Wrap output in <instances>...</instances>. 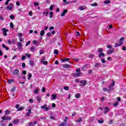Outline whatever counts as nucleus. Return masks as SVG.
Segmentation results:
<instances>
[{
    "instance_id": "obj_1",
    "label": "nucleus",
    "mask_w": 126,
    "mask_h": 126,
    "mask_svg": "<svg viewBox=\"0 0 126 126\" xmlns=\"http://www.w3.org/2000/svg\"><path fill=\"white\" fill-rule=\"evenodd\" d=\"M114 85L115 81H113V83L108 86L109 89L106 88H104L103 89V91H104V92H109L111 90H114V88H112V86H114Z\"/></svg>"
},
{
    "instance_id": "obj_2",
    "label": "nucleus",
    "mask_w": 126,
    "mask_h": 126,
    "mask_svg": "<svg viewBox=\"0 0 126 126\" xmlns=\"http://www.w3.org/2000/svg\"><path fill=\"white\" fill-rule=\"evenodd\" d=\"M26 111L27 112L26 114V117H30V114H31V109L30 108L26 109Z\"/></svg>"
},
{
    "instance_id": "obj_3",
    "label": "nucleus",
    "mask_w": 126,
    "mask_h": 126,
    "mask_svg": "<svg viewBox=\"0 0 126 126\" xmlns=\"http://www.w3.org/2000/svg\"><path fill=\"white\" fill-rule=\"evenodd\" d=\"M80 86H86V83L87 82H86V80H82L80 81Z\"/></svg>"
},
{
    "instance_id": "obj_4",
    "label": "nucleus",
    "mask_w": 126,
    "mask_h": 126,
    "mask_svg": "<svg viewBox=\"0 0 126 126\" xmlns=\"http://www.w3.org/2000/svg\"><path fill=\"white\" fill-rule=\"evenodd\" d=\"M66 120H63L64 123H62L61 124L59 125V126H66V120H67V117H65Z\"/></svg>"
},
{
    "instance_id": "obj_5",
    "label": "nucleus",
    "mask_w": 126,
    "mask_h": 126,
    "mask_svg": "<svg viewBox=\"0 0 126 126\" xmlns=\"http://www.w3.org/2000/svg\"><path fill=\"white\" fill-rule=\"evenodd\" d=\"M13 7V5H12V3H9V6H7V10H12Z\"/></svg>"
},
{
    "instance_id": "obj_6",
    "label": "nucleus",
    "mask_w": 126,
    "mask_h": 126,
    "mask_svg": "<svg viewBox=\"0 0 126 126\" xmlns=\"http://www.w3.org/2000/svg\"><path fill=\"white\" fill-rule=\"evenodd\" d=\"M41 109L45 110V111H49V110H50V108H49V107H47V105L46 104L44 105L43 106H41Z\"/></svg>"
},
{
    "instance_id": "obj_7",
    "label": "nucleus",
    "mask_w": 126,
    "mask_h": 126,
    "mask_svg": "<svg viewBox=\"0 0 126 126\" xmlns=\"http://www.w3.org/2000/svg\"><path fill=\"white\" fill-rule=\"evenodd\" d=\"M104 113V114H107V113H108V112L110 111V108L108 107H105L103 109Z\"/></svg>"
},
{
    "instance_id": "obj_8",
    "label": "nucleus",
    "mask_w": 126,
    "mask_h": 126,
    "mask_svg": "<svg viewBox=\"0 0 126 126\" xmlns=\"http://www.w3.org/2000/svg\"><path fill=\"white\" fill-rule=\"evenodd\" d=\"M2 31H3V34L4 36H7V33L6 32H7V31H8V30H7L5 28H3L2 29Z\"/></svg>"
},
{
    "instance_id": "obj_9",
    "label": "nucleus",
    "mask_w": 126,
    "mask_h": 126,
    "mask_svg": "<svg viewBox=\"0 0 126 126\" xmlns=\"http://www.w3.org/2000/svg\"><path fill=\"white\" fill-rule=\"evenodd\" d=\"M13 74L14 75H19V70L17 69H16L13 71Z\"/></svg>"
},
{
    "instance_id": "obj_10",
    "label": "nucleus",
    "mask_w": 126,
    "mask_h": 126,
    "mask_svg": "<svg viewBox=\"0 0 126 126\" xmlns=\"http://www.w3.org/2000/svg\"><path fill=\"white\" fill-rule=\"evenodd\" d=\"M75 76H76L77 77H79L81 76V73L80 72H76L74 74Z\"/></svg>"
},
{
    "instance_id": "obj_11",
    "label": "nucleus",
    "mask_w": 126,
    "mask_h": 126,
    "mask_svg": "<svg viewBox=\"0 0 126 126\" xmlns=\"http://www.w3.org/2000/svg\"><path fill=\"white\" fill-rule=\"evenodd\" d=\"M124 40H125V37H122L119 42H120V43L121 44V45H123L124 44Z\"/></svg>"
},
{
    "instance_id": "obj_12",
    "label": "nucleus",
    "mask_w": 126,
    "mask_h": 126,
    "mask_svg": "<svg viewBox=\"0 0 126 126\" xmlns=\"http://www.w3.org/2000/svg\"><path fill=\"white\" fill-rule=\"evenodd\" d=\"M67 12V9L64 10L63 13L61 14V16H64L65 15V13Z\"/></svg>"
},
{
    "instance_id": "obj_13",
    "label": "nucleus",
    "mask_w": 126,
    "mask_h": 126,
    "mask_svg": "<svg viewBox=\"0 0 126 126\" xmlns=\"http://www.w3.org/2000/svg\"><path fill=\"white\" fill-rule=\"evenodd\" d=\"M63 67H65L66 68H68L70 67V65L67 64H64L63 65Z\"/></svg>"
},
{
    "instance_id": "obj_14",
    "label": "nucleus",
    "mask_w": 126,
    "mask_h": 126,
    "mask_svg": "<svg viewBox=\"0 0 126 126\" xmlns=\"http://www.w3.org/2000/svg\"><path fill=\"white\" fill-rule=\"evenodd\" d=\"M113 53H114V50H109L107 52L108 55H111V54H113Z\"/></svg>"
},
{
    "instance_id": "obj_15",
    "label": "nucleus",
    "mask_w": 126,
    "mask_h": 126,
    "mask_svg": "<svg viewBox=\"0 0 126 126\" xmlns=\"http://www.w3.org/2000/svg\"><path fill=\"white\" fill-rule=\"evenodd\" d=\"M70 60V59L69 58H66V59H62V62H68V61H69Z\"/></svg>"
},
{
    "instance_id": "obj_16",
    "label": "nucleus",
    "mask_w": 126,
    "mask_h": 126,
    "mask_svg": "<svg viewBox=\"0 0 126 126\" xmlns=\"http://www.w3.org/2000/svg\"><path fill=\"white\" fill-rule=\"evenodd\" d=\"M98 123L99 124H103L104 123V120H103V119H99L98 120Z\"/></svg>"
},
{
    "instance_id": "obj_17",
    "label": "nucleus",
    "mask_w": 126,
    "mask_h": 126,
    "mask_svg": "<svg viewBox=\"0 0 126 126\" xmlns=\"http://www.w3.org/2000/svg\"><path fill=\"white\" fill-rule=\"evenodd\" d=\"M98 57L99 58H101V57H105V54L103 53H101L98 55Z\"/></svg>"
},
{
    "instance_id": "obj_18",
    "label": "nucleus",
    "mask_w": 126,
    "mask_h": 126,
    "mask_svg": "<svg viewBox=\"0 0 126 126\" xmlns=\"http://www.w3.org/2000/svg\"><path fill=\"white\" fill-rule=\"evenodd\" d=\"M35 47L34 46H32L30 48V51H31L32 52H35Z\"/></svg>"
},
{
    "instance_id": "obj_19",
    "label": "nucleus",
    "mask_w": 126,
    "mask_h": 126,
    "mask_svg": "<svg viewBox=\"0 0 126 126\" xmlns=\"http://www.w3.org/2000/svg\"><path fill=\"white\" fill-rule=\"evenodd\" d=\"M115 48H117L118 47H120V46H122V44L121 43L118 44L117 43H115Z\"/></svg>"
},
{
    "instance_id": "obj_20",
    "label": "nucleus",
    "mask_w": 126,
    "mask_h": 126,
    "mask_svg": "<svg viewBox=\"0 0 126 126\" xmlns=\"http://www.w3.org/2000/svg\"><path fill=\"white\" fill-rule=\"evenodd\" d=\"M56 98H57V94H52V99H53V100H56Z\"/></svg>"
},
{
    "instance_id": "obj_21",
    "label": "nucleus",
    "mask_w": 126,
    "mask_h": 126,
    "mask_svg": "<svg viewBox=\"0 0 126 126\" xmlns=\"http://www.w3.org/2000/svg\"><path fill=\"white\" fill-rule=\"evenodd\" d=\"M2 47L3 48H4V49H6V51H8V48L7 47H6V46H5V45H4V44H3L2 45Z\"/></svg>"
},
{
    "instance_id": "obj_22",
    "label": "nucleus",
    "mask_w": 126,
    "mask_h": 126,
    "mask_svg": "<svg viewBox=\"0 0 126 126\" xmlns=\"http://www.w3.org/2000/svg\"><path fill=\"white\" fill-rule=\"evenodd\" d=\"M33 93H34V94H38V93H39V89H36L34 90Z\"/></svg>"
},
{
    "instance_id": "obj_23",
    "label": "nucleus",
    "mask_w": 126,
    "mask_h": 126,
    "mask_svg": "<svg viewBox=\"0 0 126 126\" xmlns=\"http://www.w3.org/2000/svg\"><path fill=\"white\" fill-rule=\"evenodd\" d=\"M98 53H103V48H98Z\"/></svg>"
},
{
    "instance_id": "obj_24",
    "label": "nucleus",
    "mask_w": 126,
    "mask_h": 126,
    "mask_svg": "<svg viewBox=\"0 0 126 126\" xmlns=\"http://www.w3.org/2000/svg\"><path fill=\"white\" fill-rule=\"evenodd\" d=\"M44 34H45V31L42 30V31L40 32V35H41V36H44Z\"/></svg>"
},
{
    "instance_id": "obj_25",
    "label": "nucleus",
    "mask_w": 126,
    "mask_h": 126,
    "mask_svg": "<svg viewBox=\"0 0 126 126\" xmlns=\"http://www.w3.org/2000/svg\"><path fill=\"white\" fill-rule=\"evenodd\" d=\"M8 83H13V82H14V80H13L12 79H8Z\"/></svg>"
},
{
    "instance_id": "obj_26",
    "label": "nucleus",
    "mask_w": 126,
    "mask_h": 126,
    "mask_svg": "<svg viewBox=\"0 0 126 126\" xmlns=\"http://www.w3.org/2000/svg\"><path fill=\"white\" fill-rule=\"evenodd\" d=\"M81 121H82V118L79 117L78 120H76V122L77 123H80V122H81Z\"/></svg>"
},
{
    "instance_id": "obj_27",
    "label": "nucleus",
    "mask_w": 126,
    "mask_h": 126,
    "mask_svg": "<svg viewBox=\"0 0 126 126\" xmlns=\"http://www.w3.org/2000/svg\"><path fill=\"white\" fill-rule=\"evenodd\" d=\"M26 57H27V58H30V57H31V54L29 53H27L26 54Z\"/></svg>"
},
{
    "instance_id": "obj_28",
    "label": "nucleus",
    "mask_w": 126,
    "mask_h": 126,
    "mask_svg": "<svg viewBox=\"0 0 126 126\" xmlns=\"http://www.w3.org/2000/svg\"><path fill=\"white\" fill-rule=\"evenodd\" d=\"M101 62L102 63H106V60H105L104 58H101Z\"/></svg>"
},
{
    "instance_id": "obj_29",
    "label": "nucleus",
    "mask_w": 126,
    "mask_h": 126,
    "mask_svg": "<svg viewBox=\"0 0 126 126\" xmlns=\"http://www.w3.org/2000/svg\"><path fill=\"white\" fill-rule=\"evenodd\" d=\"M98 5V4L96 3H94L91 4V6H97Z\"/></svg>"
},
{
    "instance_id": "obj_30",
    "label": "nucleus",
    "mask_w": 126,
    "mask_h": 126,
    "mask_svg": "<svg viewBox=\"0 0 126 126\" xmlns=\"http://www.w3.org/2000/svg\"><path fill=\"white\" fill-rule=\"evenodd\" d=\"M49 14H50V16H49L50 18H53V12H50L49 13Z\"/></svg>"
},
{
    "instance_id": "obj_31",
    "label": "nucleus",
    "mask_w": 126,
    "mask_h": 126,
    "mask_svg": "<svg viewBox=\"0 0 126 126\" xmlns=\"http://www.w3.org/2000/svg\"><path fill=\"white\" fill-rule=\"evenodd\" d=\"M10 113V111H9L8 110H6L5 111V115H8Z\"/></svg>"
},
{
    "instance_id": "obj_32",
    "label": "nucleus",
    "mask_w": 126,
    "mask_h": 126,
    "mask_svg": "<svg viewBox=\"0 0 126 126\" xmlns=\"http://www.w3.org/2000/svg\"><path fill=\"white\" fill-rule=\"evenodd\" d=\"M79 9H80V10H84L85 8L84 7L82 6L79 7Z\"/></svg>"
},
{
    "instance_id": "obj_33",
    "label": "nucleus",
    "mask_w": 126,
    "mask_h": 126,
    "mask_svg": "<svg viewBox=\"0 0 126 126\" xmlns=\"http://www.w3.org/2000/svg\"><path fill=\"white\" fill-rule=\"evenodd\" d=\"M111 2V1L110 0H105L104 1V3H105V4H107L108 3H110Z\"/></svg>"
},
{
    "instance_id": "obj_34",
    "label": "nucleus",
    "mask_w": 126,
    "mask_h": 126,
    "mask_svg": "<svg viewBox=\"0 0 126 126\" xmlns=\"http://www.w3.org/2000/svg\"><path fill=\"white\" fill-rule=\"evenodd\" d=\"M18 123H19V121H18V120H14V121H13V124H15V125H17V124H18Z\"/></svg>"
},
{
    "instance_id": "obj_35",
    "label": "nucleus",
    "mask_w": 126,
    "mask_h": 126,
    "mask_svg": "<svg viewBox=\"0 0 126 126\" xmlns=\"http://www.w3.org/2000/svg\"><path fill=\"white\" fill-rule=\"evenodd\" d=\"M99 65H100V63H95L94 66L95 67H98V66H99Z\"/></svg>"
},
{
    "instance_id": "obj_36",
    "label": "nucleus",
    "mask_w": 126,
    "mask_h": 126,
    "mask_svg": "<svg viewBox=\"0 0 126 126\" xmlns=\"http://www.w3.org/2000/svg\"><path fill=\"white\" fill-rule=\"evenodd\" d=\"M22 60H23V61H25V60H26V57H25L24 55H23L22 56Z\"/></svg>"
},
{
    "instance_id": "obj_37",
    "label": "nucleus",
    "mask_w": 126,
    "mask_h": 126,
    "mask_svg": "<svg viewBox=\"0 0 126 126\" xmlns=\"http://www.w3.org/2000/svg\"><path fill=\"white\" fill-rule=\"evenodd\" d=\"M37 100L40 103V101H41V97L37 96Z\"/></svg>"
},
{
    "instance_id": "obj_38",
    "label": "nucleus",
    "mask_w": 126,
    "mask_h": 126,
    "mask_svg": "<svg viewBox=\"0 0 126 126\" xmlns=\"http://www.w3.org/2000/svg\"><path fill=\"white\" fill-rule=\"evenodd\" d=\"M75 97H76V98H80V94H77L75 95Z\"/></svg>"
},
{
    "instance_id": "obj_39",
    "label": "nucleus",
    "mask_w": 126,
    "mask_h": 126,
    "mask_svg": "<svg viewBox=\"0 0 126 126\" xmlns=\"http://www.w3.org/2000/svg\"><path fill=\"white\" fill-rule=\"evenodd\" d=\"M23 109H24V107H20L18 109V111L19 112L20 111H22V110H23Z\"/></svg>"
},
{
    "instance_id": "obj_40",
    "label": "nucleus",
    "mask_w": 126,
    "mask_h": 126,
    "mask_svg": "<svg viewBox=\"0 0 126 126\" xmlns=\"http://www.w3.org/2000/svg\"><path fill=\"white\" fill-rule=\"evenodd\" d=\"M31 43V41H28L26 44V46H29V45H30Z\"/></svg>"
},
{
    "instance_id": "obj_41",
    "label": "nucleus",
    "mask_w": 126,
    "mask_h": 126,
    "mask_svg": "<svg viewBox=\"0 0 126 126\" xmlns=\"http://www.w3.org/2000/svg\"><path fill=\"white\" fill-rule=\"evenodd\" d=\"M112 47H113V46L111 45H108L107 46V49H111V48H112Z\"/></svg>"
},
{
    "instance_id": "obj_42",
    "label": "nucleus",
    "mask_w": 126,
    "mask_h": 126,
    "mask_svg": "<svg viewBox=\"0 0 126 126\" xmlns=\"http://www.w3.org/2000/svg\"><path fill=\"white\" fill-rule=\"evenodd\" d=\"M33 45H36V44H38V41L37 40H33Z\"/></svg>"
},
{
    "instance_id": "obj_43",
    "label": "nucleus",
    "mask_w": 126,
    "mask_h": 126,
    "mask_svg": "<svg viewBox=\"0 0 126 126\" xmlns=\"http://www.w3.org/2000/svg\"><path fill=\"white\" fill-rule=\"evenodd\" d=\"M64 90L67 91L68 89H69V88L68 86H65L64 87Z\"/></svg>"
},
{
    "instance_id": "obj_44",
    "label": "nucleus",
    "mask_w": 126,
    "mask_h": 126,
    "mask_svg": "<svg viewBox=\"0 0 126 126\" xmlns=\"http://www.w3.org/2000/svg\"><path fill=\"white\" fill-rule=\"evenodd\" d=\"M18 47H22V43L21 42H18Z\"/></svg>"
},
{
    "instance_id": "obj_45",
    "label": "nucleus",
    "mask_w": 126,
    "mask_h": 126,
    "mask_svg": "<svg viewBox=\"0 0 126 126\" xmlns=\"http://www.w3.org/2000/svg\"><path fill=\"white\" fill-rule=\"evenodd\" d=\"M30 64L31 65H33V64H34V62L33 61H30Z\"/></svg>"
},
{
    "instance_id": "obj_46",
    "label": "nucleus",
    "mask_w": 126,
    "mask_h": 126,
    "mask_svg": "<svg viewBox=\"0 0 126 126\" xmlns=\"http://www.w3.org/2000/svg\"><path fill=\"white\" fill-rule=\"evenodd\" d=\"M9 1H10V0H7L5 2V5H7V4H8V2Z\"/></svg>"
},
{
    "instance_id": "obj_47",
    "label": "nucleus",
    "mask_w": 126,
    "mask_h": 126,
    "mask_svg": "<svg viewBox=\"0 0 126 126\" xmlns=\"http://www.w3.org/2000/svg\"><path fill=\"white\" fill-rule=\"evenodd\" d=\"M45 12L46 14V15H45V16H48V13H49V10L48 9L45 10Z\"/></svg>"
},
{
    "instance_id": "obj_48",
    "label": "nucleus",
    "mask_w": 126,
    "mask_h": 126,
    "mask_svg": "<svg viewBox=\"0 0 126 126\" xmlns=\"http://www.w3.org/2000/svg\"><path fill=\"white\" fill-rule=\"evenodd\" d=\"M15 87H13L11 89V91L12 92H13V91H15Z\"/></svg>"
},
{
    "instance_id": "obj_49",
    "label": "nucleus",
    "mask_w": 126,
    "mask_h": 126,
    "mask_svg": "<svg viewBox=\"0 0 126 126\" xmlns=\"http://www.w3.org/2000/svg\"><path fill=\"white\" fill-rule=\"evenodd\" d=\"M34 6H38V5H39V3L34 2Z\"/></svg>"
},
{
    "instance_id": "obj_50",
    "label": "nucleus",
    "mask_w": 126,
    "mask_h": 126,
    "mask_svg": "<svg viewBox=\"0 0 126 126\" xmlns=\"http://www.w3.org/2000/svg\"><path fill=\"white\" fill-rule=\"evenodd\" d=\"M10 19H14V15H11V16H10Z\"/></svg>"
},
{
    "instance_id": "obj_51",
    "label": "nucleus",
    "mask_w": 126,
    "mask_h": 126,
    "mask_svg": "<svg viewBox=\"0 0 126 126\" xmlns=\"http://www.w3.org/2000/svg\"><path fill=\"white\" fill-rule=\"evenodd\" d=\"M53 8H54V6L51 5L50 8H49V9H50V10L52 11V10H53Z\"/></svg>"
},
{
    "instance_id": "obj_52",
    "label": "nucleus",
    "mask_w": 126,
    "mask_h": 126,
    "mask_svg": "<svg viewBox=\"0 0 126 126\" xmlns=\"http://www.w3.org/2000/svg\"><path fill=\"white\" fill-rule=\"evenodd\" d=\"M54 53V54H55V55H58V50H55Z\"/></svg>"
},
{
    "instance_id": "obj_53",
    "label": "nucleus",
    "mask_w": 126,
    "mask_h": 126,
    "mask_svg": "<svg viewBox=\"0 0 126 126\" xmlns=\"http://www.w3.org/2000/svg\"><path fill=\"white\" fill-rule=\"evenodd\" d=\"M29 14L31 16H32V15H33V13L32 12V11H30L29 13Z\"/></svg>"
},
{
    "instance_id": "obj_54",
    "label": "nucleus",
    "mask_w": 126,
    "mask_h": 126,
    "mask_svg": "<svg viewBox=\"0 0 126 126\" xmlns=\"http://www.w3.org/2000/svg\"><path fill=\"white\" fill-rule=\"evenodd\" d=\"M22 67H23L24 68V67H25V66H26V64H25V63H23L22 64Z\"/></svg>"
},
{
    "instance_id": "obj_55",
    "label": "nucleus",
    "mask_w": 126,
    "mask_h": 126,
    "mask_svg": "<svg viewBox=\"0 0 126 126\" xmlns=\"http://www.w3.org/2000/svg\"><path fill=\"white\" fill-rule=\"evenodd\" d=\"M42 63H43L44 64H45V65L48 64V62H47V61H43L42 62Z\"/></svg>"
},
{
    "instance_id": "obj_56",
    "label": "nucleus",
    "mask_w": 126,
    "mask_h": 126,
    "mask_svg": "<svg viewBox=\"0 0 126 126\" xmlns=\"http://www.w3.org/2000/svg\"><path fill=\"white\" fill-rule=\"evenodd\" d=\"M11 43H12L11 40H8V44L9 45H11Z\"/></svg>"
},
{
    "instance_id": "obj_57",
    "label": "nucleus",
    "mask_w": 126,
    "mask_h": 126,
    "mask_svg": "<svg viewBox=\"0 0 126 126\" xmlns=\"http://www.w3.org/2000/svg\"><path fill=\"white\" fill-rule=\"evenodd\" d=\"M6 120H8V121H10L11 120V117H6Z\"/></svg>"
},
{
    "instance_id": "obj_58",
    "label": "nucleus",
    "mask_w": 126,
    "mask_h": 126,
    "mask_svg": "<svg viewBox=\"0 0 126 126\" xmlns=\"http://www.w3.org/2000/svg\"><path fill=\"white\" fill-rule=\"evenodd\" d=\"M42 92H46V88L45 87H43L42 90Z\"/></svg>"
},
{
    "instance_id": "obj_59",
    "label": "nucleus",
    "mask_w": 126,
    "mask_h": 126,
    "mask_svg": "<svg viewBox=\"0 0 126 126\" xmlns=\"http://www.w3.org/2000/svg\"><path fill=\"white\" fill-rule=\"evenodd\" d=\"M10 27H11V28H13V23H10Z\"/></svg>"
},
{
    "instance_id": "obj_60",
    "label": "nucleus",
    "mask_w": 126,
    "mask_h": 126,
    "mask_svg": "<svg viewBox=\"0 0 126 126\" xmlns=\"http://www.w3.org/2000/svg\"><path fill=\"white\" fill-rule=\"evenodd\" d=\"M122 50L123 51H126V46H123Z\"/></svg>"
},
{
    "instance_id": "obj_61",
    "label": "nucleus",
    "mask_w": 126,
    "mask_h": 126,
    "mask_svg": "<svg viewBox=\"0 0 126 126\" xmlns=\"http://www.w3.org/2000/svg\"><path fill=\"white\" fill-rule=\"evenodd\" d=\"M18 36H19V37H22V33H18Z\"/></svg>"
},
{
    "instance_id": "obj_62",
    "label": "nucleus",
    "mask_w": 126,
    "mask_h": 126,
    "mask_svg": "<svg viewBox=\"0 0 126 126\" xmlns=\"http://www.w3.org/2000/svg\"><path fill=\"white\" fill-rule=\"evenodd\" d=\"M1 119H2L3 120V121H5V120H6V118L5 117H1Z\"/></svg>"
},
{
    "instance_id": "obj_63",
    "label": "nucleus",
    "mask_w": 126,
    "mask_h": 126,
    "mask_svg": "<svg viewBox=\"0 0 126 126\" xmlns=\"http://www.w3.org/2000/svg\"><path fill=\"white\" fill-rule=\"evenodd\" d=\"M33 101H34V100L32 99H30L29 100L30 103H33Z\"/></svg>"
},
{
    "instance_id": "obj_64",
    "label": "nucleus",
    "mask_w": 126,
    "mask_h": 126,
    "mask_svg": "<svg viewBox=\"0 0 126 126\" xmlns=\"http://www.w3.org/2000/svg\"><path fill=\"white\" fill-rule=\"evenodd\" d=\"M76 72H80L81 70L80 69L78 68L76 70Z\"/></svg>"
}]
</instances>
